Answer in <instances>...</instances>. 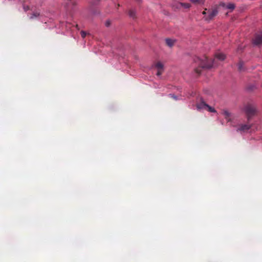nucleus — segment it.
<instances>
[{"instance_id": "1", "label": "nucleus", "mask_w": 262, "mask_h": 262, "mask_svg": "<svg viewBox=\"0 0 262 262\" xmlns=\"http://www.w3.org/2000/svg\"><path fill=\"white\" fill-rule=\"evenodd\" d=\"M194 61L196 64L200 67L199 69H195V72L198 74H200L201 73V68L210 69L216 66L214 60H212L211 62H210L206 56H203L202 58L196 57L194 59Z\"/></svg>"}, {"instance_id": "2", "label": "nucleus", "mask_w": 262, "mask_h": 262, "mask_svg": "<svg viewBox=\"0 0 262 262\" xmlns=\"http://www.w3.org/2000/svg\"><path fill=\"white\" fill-rule=\"evenodd\" d=\"M45 17V15L43 14H40V12L38 11H36L33 12L31 15L30 17V19H39L41 21H45V23H47L46 21H45V19H44V17Z\"/></svg>"}, {"instance_id": "3", "label": "nucleus", "mask_w": 262, "mask_h": 262, "mask_svg": "<svg viewBox=\"0 0 262 262\" xmlns=\"http://www.w3.org/2000/svg\"><path fill=\"white\" fill-rule=\"evenodd\" d=\"M256 110L255 107L251 105L246 106L245 107V112L248 116V119L252 116H253L256 112Z\"/></svg>"}, {"instance_id": "4", "label": "nucleus", "mask_w": 262, "mask_h": 262, "mask_svg": "<svg viewBox=\"0 0 262 262\" xmlns=\"http://www.w3.org/2000/svg\"><path fill=\"white\" fill-rule=\"evenodd\" d=\"M218 13V10L216 8H214L212 10H208V14L205 16V20L210 21L213 19Z\"/></svg>"}, {"instance_id": "5", "label": "nucleus", "mask_w": 262, "mask_h": 262, "mask_svg": "<svg viewBox=\"0 0 262 262\" xmlns=\"http://www.w3.org/2000/svg\"><path fill=\"white\" fill-rule=\"evenodd\" d=\"M207 104L202 98H200V102L196 104V108L198 111H203L206 109Z\"/></svg>"}, {"instance_id": "6", "label": "nucleus", "mask_w": 262, "mask_h": 262, "mask_svg": "<svg viewBox=\"0 0 262 262\" xmlns=\"http://www.w3.org/2000/svg\"><path fill=\"white\" fill-rule=\"evenodd\" d=\"M253 43L254 46L262 45V35L256 34L253 39Z\"/></svg>"}, {"instance_id": "7", "label": "nucleus", "mask_w": 262, "mask_h": 262, "mask_svg": "<svg viewBox=\"0 0 262 262\" xmlns=\"http://www.w3.org/2000/svg\"><path fill=\"white\" fill-rule=\"evenodd\" d=\"M220 6L225 9L230 10V11H233L235 7V5L233 3H228L226 4L224 3H222L220 4Z\"/></svg>"}, {"instance_id": "8", "label": "nucleus", "mask_w": 262, "mask_h": 262, "mask_svg": "<svg viewBox=\"0 0 262 262\" xmlns=\"http://www.w3.org/2000/svg\"><path fill=\"white\" fill-rule=\"evenodd\" d=\"M156 68L157 69V75L158 76H161L163 71V65L161 62H158L155 65Z\"/></svg>"}, {"instance_id": "9", "label": "nucleus", "mask_w": 262, "mask_h": 262, "mask_svg": "<svg viewBox=\"0 0 262 262\" xmlns=\"http://www.w3.org/2000/svg\"><path fill=\"white\" fill-rule=\"evenodd\" d=\"M251 128V125L248 124H242L240 126V127L237 129V131L240 132H246L249 130Z\"/></svg>"}, {"instance_id": "10", "label": "nucleus", "mask_w": 262, "mask_h": 262, "mask_svg": "<svg viewBox=\"0 0 262 262\" xmlns=\"http://www.w3.org/2000/svg\"><path fill=\"white\" fill-rule=\"evenodd\" d=\"M222 114L225 116V118L227 121H230L231 120V115L227 110H223Z\"/></svg>"}, {"instance_id": "11", "label": "nucleus", "mask_w": 262, "mask_h": 262, "mask_svg": "<svg viewBox=\"0 0 262 262\" xmlns=\"http://www.w3.org/2000/svg\"><path fill=\"white\" fill-rule=\"evenodd\" d=\"M165 41H166V44L169 47H172L173 46L174 42H176V40L172 39L170 38H166Z\"/></svg>"}, {"instance_id": "12", "label": "nucleus", "mask_w": 262, "mask_h": 262, "mask_svg": "<svg viewBox=\"0 0 262 262\" xmlns=\"http://www.w3.org/2000/svg\"><path fill=\"white\" fill-rule=\"evenodd\" d=\"M215 57L220 60H224L225 59V55L222 53H217L215 54Z\"/></svg>"}, {"instance_id": "13", "label": "nucleus", "mask_w": 262, "mask_h": 262, "mask_svg": "<svg viewBox=\"0 0 262 262\" xmlns=\"http://www.w3.org/2000/svg\"><path fill=\"white\" fill-rule=\"evenodd\" d=\"M192 3L195 4L203 5L205 3V0H190Z\"/></svg>"}, {"instance_id": "14", "label": "nucleus", "mask_w": 262, "mask_h": 262, "mask_svg": "<svg viewBox=\"0 0 262 262\" xmlns=\"http://www.w3.org/2000/svg\"><path fill=\"white\" fill-rule=\"evenodd\" d=\"M136 11L134 9H131L129 11V15L132 18H134L136 16Z\"/></svg>"}, {"instance_id": "15", "label": "nucleus", "mask_w": 262, "mask_h": 262, "mask_svg": "<svg viewBox=\"0 0 262 262\" xmlns=\"http://www.w3.org/2000/svg\"><path fill=\"white\" fill-rule=\"evenodd\" d=\"M205 110H207L208 112H211V113L216 112L215 110L213 107L209 106L208 104H207V105L206 106V109Z\"/></svg>"}, {"instance_id": "16", "label": "nucleus", "mask_w": 262, "mask_h": 262, "mask_svg": "<svg viewBox=\"0 0 262 262\" xmlns=\"http://www.w3.org/2000/svg\"><path fill=\"white\" fill-rule=\"evenodd\" d=\"M181 3H180V2H174L172 4V6L173 8H176V9H179L180 8H181V5H179L178 4H181Z\"/></svg>"}, {"instance_id": "17", "label": "nucleus", "mask_w": 262, "mask_h": 262, "mask_svg": "<svg viewBox=\"0 0 262 262\" xmlns=\"http://www.w3.org/2000/svg\"><path fill=\"white\" fill-rule=\"evenodd\" d=\"M179 5H181V8L182 7H184V8H186V9H188V8H189L190 7V5L188 3H181V4H178Z\"/></svg>"}, {"instance_id": "18", "label": "nucleus", "mask_w": 262, "mask_h": 262, "mask_svg": "<svg viewBox=\"0 0 262 262\" xmlns=\"http://www.w3.org/2000/svg\"><path fill=\"white\" fill-rule=\"evenodd\" d=\"M64 3L66 6H70L73 4L72 0H64Z\"/></svg>"}, {"instance_id": "19", "label": "nucleus", "mask_w": 262, "mask_h": 262, "mask_svg": "<svg viewBox=\"0 0 262 262\" xmlns=\"http://www.w3.org/2000/svg\"><path fill=\"white\" fill-rule=\"evenodd\" d=\"M202 14L204 15V18L205 20V16H207L208 14V10L207 9H205V10L202 12Z\"/></svg>"}, {"instance_id": "20", "label": "nucleus", "mask_w": 262, "mask_h": 262, "mask_svg": "<svg viewBox=\"0 0 262 262\" xmlns=\"http://www.w3.org/2000/svg\"><path fill=\"white\" fill-rule=\"evenodd\" d=\"M169 96L173 98V99L176 100H178L179 99L178 98V97L176 95H174V94H169Z\"/></svg>"}, {"instance_id": "21", "label": "nucleus", "mask_w": 262, "mask_h": 262, "mask_svg": "<svg viewBox=\"0 0 262 262\" xmlns=\"http://www.w3.org/2000/svg\"><path fill=\"white\" fill-rule=\"evenodd\" d=\"M86 33L85 31H82L81 32V35L82 38H84L86 36Z\"/></svg>"}, {"instance_id": "22", "label": "nucleus", "mask_w": 262, "mask_h": 262, "mask_svg": "<svg viewBox=\"0 0 262 262\" xmlns=\"http://www.w3.org/2000/svg\"><path fill=\"white\" fill-rule=\"evenodd\" d=\"M23 9L25 11H27L29 9V7L28 6H23Z\"/></svg>"}, {"instance_id": "23", "label": "nucleus", "mask_w": 262, "mask_h": 262, "mask_svg": "<svg viewBox=\"0 0 262 262\" xmlns=\"http://www.w3.org/2000/svg\"><path fill=\"white\" fill-rule=\"evenodd\" d=\"M242 68H243L242 64H239L238 65V69H239V70L242 71Z\"/></svg>"}, {"instance_id": "24", "label": "nucleus", "mask_w": 262, "mask_h": 262, "mask_svg": "<svg viewBox=\"0 0 262 262\" xmlns=\"http://www.w3.org/2000/svg\"><path fill=\"white\" fill-rule=\"evenodd\" d=\"M105 25H106V26L107 27H108V26H109V25H110V22H109V21H106V24H105Z\"/></svg>"}, {"instance_id": "25", "label": "nucleus", "mask_w": 262, "mask_h": 262, "mask_svg": "<svg viewBox=\"0 0 262 262\" xmlns=\"http://www.w3.org/2000/svg\"><path fill=\"white\" fill-rule=\"evenodd\" d=\"M135 1H137V2H138L141 1V0H135Z\"/></svg>"}, {"instance_id": "26", "label": "nucleus", "mask_w": 262, "mask_h": 262, "mask_svg": "<svg viewBox=\"0 0 262 262\" xmlns=\"http://www.w3.org/2000/svg\"><path fill=\"white\" fill-rule=\"evenodd\" d=\"M76 28H77V29H78V25H76Z\"/></svg>"}]
</instances>
